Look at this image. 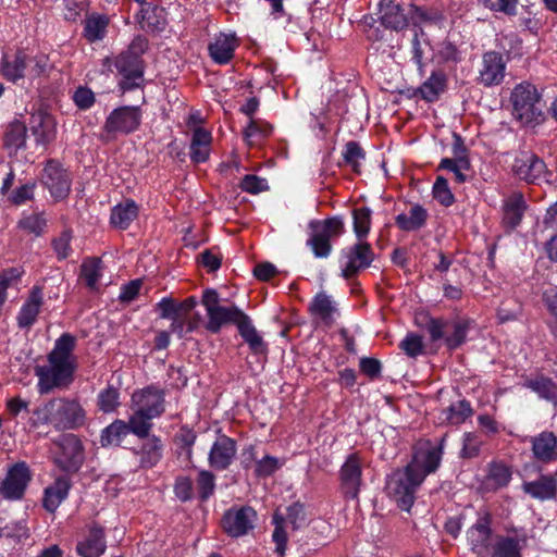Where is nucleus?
<instances>
[{"label":"nucleus","mask_w":557,"mask_h":557,"mask_svg":"<svg viewBox=\"0 0 557 557\" xmlns=\"http://www.w3.org/2000/svg\"><path fill=\"white\" fill-rule=\"evenodd\" d=\"M75 344V336L63 333L49 352L48 363L35 368L39 394H48L55 388L66 387L72 383L76 370V357L73 354Z\"/></svg>","instance_id":"nucleus-1"},{"label":"nucleus","mask_w":557,"mask_h":557,"mask_svg":"<svg viewBox=\"0 0 557 557\" xmlns=\"http://www.w3.org/2000/svg\"><path fill=\"white\" fill-rule=\"evenodd\" d=\"M131 422L134 435L146 437L152 429V420L165 410L164 391L156 386L137 389L131 398Z\"/></svg>","instance_id":"nucleus-2"},{"label":"nucleus","mask_w":557,"mask_h":557,"mask_svg":"<svg viewBox=\"0 0 557 557\" xmlns=\"http://www.w3.org/2000/svg\"><path fill=\"white\" fill-rule=\"evenodd\" d=\"M86 413L81 404L66 398H54L33 412L34 426L52 424L55 429L70 430L84 424Z\"/></svg>","instance_id":"nucleus-3"},{"label":"nucleus","mask_w":557,"mask_h":557,"mask_svg":"<svg viewBox=\"0 0 557 557\" xmlns=\"http://www.w3.org/2000/svg\"><path fill=\"white\" fill-rule=\"evenodd\" d=\"M423 480L412 469L406 466L393 471L386 480V492L397 506L406 511L412 507L416 493Z\"/></svg>","instance_id":"nucleus-4"},{"label":"nucleus","mask_w":557,"mask_h":557,"mask_svg":"<svg viewBox=\"0 0 557 557\" xmlns=\"http://www.w3.org/2000/svg\"><path fill=\"white\" fill-rule=\"evenodd\" d=\"M510 100L513 115L524 125H530L542 115L541 96L534 85L528 82L518 84L511 92Z\"/></svg>","instance_id":"nucleus-5"},{"label":"nucleus","mask_w":557,"mask_h":557,"mask_svg":"<svg viewBox=\"0 0 557 557\" xmlns=\"http://www.w3.org/2000/svg\"><path fill=\"white\" fill-rule=\"evenodd\" d=\"M201 304L206 309L208 322L206 329L211 333H219L220 330L228 324H238L245 312L236 306H221L219 294L214 289L203 292Z\"/></svg>","instance_id":"nucleus-6"},{"label":"nucleus","mask_w":557,"mask_h":557,"mask_svg":"<svg viewBox=\"0 0 557 557\" xmlns=\"http://www.w3.org/2000/svg\"><path fill=\"white\" fill-rule=\"evenodd\" d=\"M147 47L143 38H136L129 48L114 59V66L124 81L121 83L123 89H131L137 85L136 79L141 78L144 65L141 54Z\"/></svg>","instance_id":"nucleus-7"},{"label":"nucleus","mask_w":557,"mask_h":557,"mask_svg":"<svg viewBox=\"0 0 557 557\" xmlns=\"http://www.w3.org/2000/svg\"><path fill=\"white\" fill-rule=\"evenodd\" d=\"M374 251L367 242H358L341 251L339 267L345 278H351L364 269L369 268L374 260Z\"/></svg>","instance_id":"nucleus-8"},{"label":"nucleus","mask_w":557,"mask_h":557,"mask_svg":"<svg viewBox=\"0 0 557 557\" xmlns=\"http://www.w3.org/2000/svg\"><path fill=\"white\" fill-rule=\"evenodd\" d=\"M443 442L444 438H442L440 444H433L431 441L424 440L418 442L414 446L412 459L407 466L418 475H421L423 481L440 467L443 455Z\"/></svg>","instance_id":"nucleus-9"},{"label":"nucleus","mask_w":557,"mask_h":557,"mask_svg":"<svg viewBox=\"0 0 557 557\" xmlns=\"http://www.w3.org/2000/svg\"><path fill=\"white\" fill-rule=\"evenodd\" d=\"M141 123V110L135 106L114 109L107 117L103 129L111 135H125L135 132Z\"/></svg>","instance_id":"nucleus-10"},{"label":"nucleus","mask_w":557,"mask_h":557,"mask_svg":"<svg viewBox=\"0 0 557 557\" xmlns=\"http://www.w3.org/2000/svg\"><path fill=\"white\" fill-rule=\"evenodd\" d=\"M362 459L354 453L348 455L339 469V487L345 499H358L362 484Z\"/></svg>","instance_id":"nucleus-11"},{"label":"nucleus","mask_w":557,"mask_h":557,"mask_svg":"<svg viewBox=\"0 0 557 557\" xmlns=\"http://www.w3.org/2000/svg\"><path fill=\"white\" fill-rule=\"evenodd\" d=\"M41 183L55 200L67 197L71 190V177L55 160H49L42 170Z\"/></svg>","instance_id":"nucleus-12"},{"label":"nucleus","mask_w":557,"mask_h":557,"mask_svg":"<svg viewBox=\"0 0 557 557\" xmlns=\"http://www.w3.org/2000/svg\"><path fill=\"white\" fill-rule=\"evenodd\" d=\"M30 481V472L25 462H17L12 466L0 484V495L10 500L23 497Z\"/></svg>","instance_id":"nucleus-13"},{"label":"nucleus","mask_w":557,"mask_h":557,"mask_svg":"<svg viewBox=\"0 0 557 557\" xmlns=\"http://www.w3.org/2000/svg\"><path fill=\"white\" fill-rule=\"evenodd\" d=\"M83 461L84 451L81 441L73 434L62 436L55 457L57 465L66 472H76Z\"/></svg>","instance_id":"nucleus-14"},{"label":"nucleus","mask_w":557,"mask_h":557,"mask_svg":"<svg viewBox=\"0 0 557 557\" xmlns=\"http://www.w3.org/2000/svg\"><path fill=\"white\" fill-rule=\"evenodd\" d=\"M512 170L515 174L527 183L547 181L546 164L536 154L522 152L516 157Z\"/></svg>","instance_id":"nucleus-15"},{"label":"nucleus","mask_w":557,"mask_h":557,"mask_svg":"<svg viewBox=\"0 0 557 557\" xmlns=\"http://www.w3.org/2000/svg\"><path fill=\"white\" fill-rule=\"evenodd\" d=\"M491 523V513L487 510H480L475 523L467 531L468 543L478 555H486L490 552Z\"/></svg>","instance_id":"nucleus-16"},{"label":"nucleus","mask_w":557,"mask_h":557,"mask_svg":"<svg viewBox=\"0 0 557 557\" xmlns=\"http://www.w3.org/2000/svg\"><path fill=\"white\" fill-rule=\"evenodd\" d=\"M257 518L251 507H239L228 509L222 519L224 531L234 537L245 535L253 528Z\"/></svg>","instance_id":"nucleus-17"},{"label":"nucleus","mask_w":557,"mask_h":557,"mask_svg":"<svg viewBox=\"0 0 557 557\" xmlns=\"http://www.w3.org/2000/svg\"><path fill=\"white\" fill-rule=\"evenodd\" d=\"M239 40L234 33L215 34L208 45V52L215 64H228L235 55Z\"/></svg>","instance_id":"nucleus-18"},{"label":"nucleus","mask_w":557,"mask_h":557,"mask_svg":"<svg viewBox=\"0 0 557 557\" xmlns=\"http://www.w3.org/2000/svg\"><path fill=\"white\" fill-rule=\"evenodd\" d=\"M44 305L42 287L35 285L30 288L26 300L23 302L16 315V323L20 329H29L37 321Z\"/></svg>","instance_id":"nucleus-19"},{"label":"nucleus","mask_w":557,"mask_h":557,"mask_svg":"<svg viewBox=\"0 0 557 557\" xmlns=\"http://www.w3.org/2000/svg\"><path fill=\"white\" fill-rule=\"evenodd\" d=\"M106 548L104 531L97 524L89 525L86 534L76 544V553L81 557H100Z\"/></svg>","instance_id":"nucleus-20"},{"label":"nucleus","mask_w":557,"mask_h":557,"mask_svg":"<svg viewBox=\"0 0 557 557\" xmlns=\"http://www.w3.org/2000/svg\"><path fill=\"white\" fill-rule=\"evenodd\" d=\"M237 451L236 442L225 435L216 438L209 453V463L216 470H225L232 463Z\"/></svg>","instance_id":"nucleus-21"},{"label":"nucleus","mask_w":557,"mask_h":557,"mask_svg":"<svg viewBox=\"0 0 557 557\" xmlns=\"http://www.w3.org/2000/svg\"><path fill=\"white\" fill-rule=\"evenodd\" d=\"M506 63L503 57L490 51L483 54L482 67L480 69V81L484 86L499 85L505 77Z\"/></svg>","instance_id":"nucleus-22"},{"label":"nucleus","mask_w":557,"mask_h":557,"mask_svg":"<svg viewBox=\"0 0 557 557\" xmlns=\"http://www.w3.org/2000/svg\"><path fill=\"white\" fill-rule=\"evenodd\" d=\"M534 459L549 463L557 460V435L550 431H543L530 438Z\"/></svg>","instance_id":"nucleus-23"},{"label":"nucleus","mask_w":557,"mask_h":557,"mask_svg":"<svg viewBox=\"0 0 557 557\" xmlns=\"http://www.w3.org/2000/svg\"><path fill=\"white\" fill-rule=\"evenodd\" d=\"M0 74L13 84L26 78L25 49H18L13 54L4 53L0 62Z\"/></svg>","instance_id":"nucleus-24"},{"label":"nucleus","mask_w":557,"mask_h":557,"mask_svg":"<svg viewBox=\"0 0 557 557\" xmlns=\"http://www.w3.org/2000/svg\"><path fill=\"white\" fill-rule=\"evenodd\" d=\"M71 487L72 482L67 475L57 478L51 485L45 488L42 498L44 508L49 512H54L67 498Z\"/></svg>","instance_id":"nucleus-25"},{"label":"nucleus","mask_w":557,"mask_h":557,"mask_svg":"<svg viewBox=\"0 0 557 557\" xmlns=\"http://www.w3.org/2000/svg\"><path fill=\"white\" fill-rule=\"evenodd\" d=\"M527 542L524 534L497 536L491 549V557H521Z\"/></svg>","instance_id":"nucleus-26"},{"label":"nucleus","mask_w":557,"mask_h":557,"mask_svg":"<svg viewBox=\"0 0 557 557\" xmlns=\"http://www.w3.org/2000/svg\"><path fill=\"white\" fill-rule=\"evenodd\" d=\"M434 48L431 46L425 32L421 28L416 29L411 41L412 60L418 65L422 74L424 66L434 60Z\"/></svg>","instance_id":"nucleus-27"},{"label":"nucleus","mask_w":557,"mask_h":557,"mask_svg":"<svg viewBox=\"0 0 557 557\" xmlns=\"http://www.w3.org/2000/svg\"><path fill=\"white\" fill-rule=\"evenodd\" d=\"M27 78L30 81L48 77L53 70V63L47 53L25 49Z\"/></svg>","instance_id":"nucleus-28"},{"label":"nucleus","mask_w":557,"mask_h":557,"mask_svg":"<svg viewBox=\"0 0 557 557\" xmlns=\"http://www.w3.org/2000/svg\"><path fill=\"white\" fill-rule=\"evenodd\" d=\"M522 490L535 499H553L557 494V478L556 475L542 474L535 481L524 482Z\"/></svg>","instance_id":"nucleus-29"},{"label":"nucleus","mask_w":557,"mask_h":557,"mask_svg":"<svg viewBox=\"0 0 557 557\" xmlns=\"http://www.w3.org/2000/svg\"><path fill=\"white\" fill-rule=\"evenodd\" d=\"M310 312L318 323L330 326L335 321L337 308L329 295L318 293L310 304Z\"/></svg>","instance_id":"nucleus-30"},{"label":"nucleus","mask_w":557,"mask_h":557,"mask_svg":"<svg viewBox=\"0 0 557 557\" xmlns=\"http://www.w3.org/2000/svg\"><path fill=\"white\" fill-rule=\"evenodd\" d=\"M527 209L523 195L521 193H512L509 195L503 203V222L509 228L517 227L523 216Z\"/></svg>","instance_id":"nucleus-31"},{"label":"nucleus","mask_w":557,"mask_h":557,"mask_svg":"<svg viewBox=\"0 0 557 557\" xmlns=\"http://www.w3.org/2000/svg\"><path fill=\"white\" fill-rule=\"evenodd\" d=\"M380 21L386 27L400 30L407 26V17L399 4L382 0L380 2Z\"/></svg>","instance_id":"nucleus-32"},{"label":"nucleus","mask_w":557,"mask_h":557,"mask_svg":"<svg viewBox=\"0 0 557 557\" xmlns=\"http://www.w3.org/2000/svg\"><path fill=\"white\" fill-rule=\"evenodd\" d=\"M212 136L211 133L203 127H196L193 133L189 156L196 163L208 160L211 150Z\"/></svg>","instance_id":"nucleus-33"},{"label":"nucleus","mask_w":557,"mask_h":557,"mask_svg":"<svg viewBox=\"0 0 557 557\" xmlns=\"http://www.w3.org/2000/svg\"><path fill=\"white\" fill-rule=\"evenodd\" d=\"M438 169L451 172L458 183L466 182V172L470 169V162L460 145H455L454 158L442 159Z\"/></svg>","instance_id":"nucleus-34"},{"label":"nucleus","mask_w":557,"mask_h":557,"mask_svg":"<svg viewBox=\"0 0 557 557\" xmlns=\"http://www.w3.org/2000/svg\"><path fill=\"white\" fill-rule=\"evenodd\" d=\"M129 433L134 434V428L131 422V418L128 419V422L116 419L102 430L100 436L101 445L117 446Z\"/></svg>","instance_id":"nucleus-35"},{"label":"nucleus","mask_w":557,"mask_h":557,"mask_svg":"<svg viewBox=\"0 0 557 557\" xmlns=\"http://www.w3.org/2000/svg\"><path fill=\"white\" fill-rule=\"evenodd\" d=\"M426 218V210L420 205H414L408 212L399 213L396 216L395 222L400 230L405 232H413L424 226Z\"/></svg>","instance_id":"nucleus-36"},{"label":"nucleus","mask_w":557,"mask_h":557,"mask_svg":"<svg viewBox=\"0 0 557 557\" xmlns=\"http://www.w3.org/2000/svg\"><path fill=\"white\" fill-rule=\"evenodd\" d=\"M32 129L38 144L47 145L55 138V122L48 114L33 115Z\"/></svg>","instance_id":"nucleus-37"},{"label":"nucleus","mask_w":557,"mask_h":557,"mask_svg":"<svg viewBox=\"0 0 557 557\" xmlns=\"http://www.w3.org/2000/svg\"><path fill=\"white\" fill-rule=\"evenodd\" d=\"M243 339L248 344L255 354H263L267 351V344L253 326L250 318L245 313L236 325Z\"/></svg>","instance_id":"nucleus-38"},{"label":"nucleus","mask_w":557,"mask_h":557,"mask_svg":"<svg viewBox=\"0 0 557 557\" xmlns=\"http://www.w3.org/2000/svg\"><path fill=\"white\" fill-rule=\"evenodd\" d=\"M446 82V75L443 72H432L430 77L419 88L421 98L428 102L436 101L445 91Z\"/></svg>","instance_id":"nucleus-39"},{"label":"nucleus","mask_w":557,"mask_h":557,"mask_svg":"<svg viewBox=\"0 0 557 557\" xmlns=\"http://www.w3.org/2000/svg\"><path fill=\"white\" fill-rule=\"evenodd\" d=\"M109 18L104 14L92 13L85 20L84 37L89 42L102 40L107 34Z\"/></svg>","instance_id":"nucleus-40"},{"label":"nucleus","mask_w":557,"mask_h":557,"mask_svg":"<svg viewBox=\"0 0 557 557\" xmlns=\"http://www.w3.org/2000/svg\"><path fill=\"white\" fill-rule=\"evenodd\" d=\"M146 441L140 448V462L145 468H152L162 457V444L156 435L145 437Z\"/></svg>","instance_id":"nucleus-41"},{"label":"nucleus","mask_w":557,"mask_h":557,"mask_svg":"<svg viewBox=\"0 0 557 557\" xmlns=\"http://www.w3.org/2000/svg\"><path fill=\"white\" fill-rule=\"evenodd\" d=\"M29 539V529L24 521L7 523L0 528V540L5 544L15 546Z\"/></svg>","instance_id":"nucleus-42"},{"label":"nucleus","mask_w":557,"mask_h":557,"mask_svg":"<svg viewBox=\"0 0 557 557\" xmlns=\"http://www.w3.org/2000/svg\"><path fill=\"white\" fill-rule=\"evenodd\" d=\"M472 413L473 410L469 401L465 399L458 400L442 411L441 420L453 425H458L463 423Z\"/></svg>","instance_id":"nucleus-43"},{"label":"nucleus","mask_w":557,"mask_h":557,"mask_svg":"<svg viewBox=\"0 0 557 557\" xmlns=\"http://www.w3.org/2000/svg\"><path fill=\"white\" fill-rule=\"evenodd\" d=\"M138 214V207L134 201L116 205L111 212V223L121 230L129 226Z\"/></svg>","instance_id":"nucleus-44"},{"label":"nucleus","mask_w":557,"mask_h":557,"mask_svg":"<svg viewBox=\"0 0 557 557\" xmlns=\"http://www.w3.org/2000/svg\"><path fill=\"white\" fill-rule=\"evenodd\" d=\"M525 386L541 398L557 406V384L552 379L540 376L528 381Z\"/></svg>","instance_id":"nucleus-45"},{"label":"nucleus","mask_w":557,"mask_h":557,"mask_svg":"<svg viewBox=\"0 0 557 557\" xmlns=\"http://www.w3.org/2000/svg\"><path fill=\"white\" fill-rule=\"evenodd\" d=\"M310 230L322 234L330 242L334 237H338L344 233V222L342 218L333 216L323 221H311Z\"/></svg>","instance_id":"nucleus-46"},{"label":"nucleus","mask_w":557,"mask_h":557,"mask_svg":"<svg viewBox=\"0 0 557 557\" xmlns=\"http://www.w3.org/2000/svg\"><path fill=\"white\" fill-rule=\"evenodd\" d=\"M102 276V262L99 258H87L81 265V277L87 287L96 289L97 284Z\"/></svg>","instance_id":"nucleus-47"},{"label":"nucleus","mask_w":557,"mask_h":557,"mask_svg":"<svg viewBox=\"0 0 557 557\" xmlns=\"http://www.w3.org/2000/svg\"><path fill=\"white\" fill-rule=\"evenodd\" d=\"M17 227L27 234H32L35 237H40L46 232L47 220L44 213L24 214L18 220Z\"/></svg>","instance_id":"nucleus-48"},{"label":"nucleus","mask_w":557,"mask_h":557,"mask_svg":"<svg viewBox=\"0 0 557 557\" xmlns=\"http://www.w3.org/2000/svg\"><path fill=\"white\" fill-rule=\"evenodd\" d=\"M26 135V126L21 122H14L10 124L5 133L4 144L8 148H11L14 151H16L25 146Z\"/></svg>","instance_id":"nucleus-49"},{"label":"nucleus","mask_w":557,"mask_h":557,"mask_svg":"<svg viewBox=\"0 0 557 557\" xmlns=\"http://www.w3.org/2000/svg\"><path fill=\"white\" fill-rule=\"evenodd\" d=\"M354 232L359 242L363 239L370 232L371 227V210L369 208H358L352 211Z\"/></svg>","instance_id":"nucleus-50"},{"label":"nucleus","mask_w":557,"mask_h":557,"mask_svg":"<svg viewBox=\"0 0 557 557\" xmlns=\"http://www.w3.org/2000/svg\"><path fill=\"white\" fill-rule=\"evenodd\" d=\"M271 132L272 126L269 123L251 119L244 131V136L248 145H255L259 139L269 136Z\"/></svg>","instance_id":"nucleus-51"},{"label":"nucleus","mask_w":557,"mask_h":557,"mask_svg":"<svg viewBox=\"0 0 557 557\" xmlns=\"http://www.w3.org/2000/svg\"><path fill=\"white\" fill-rule=\"evenodd\" d=\"M511 479L509 469L499 463H493L490 467L488 474L486 476V485L493 490H497L506 486Z\"/></svg>","instance_id":"nucleus-52"},{"label":"nucleus","mask_w":557,"mask_h":557,"mask_svg":"<svg viewBox=\"0 0 557 557\" xmlns=\"http://www.w3.org/2000/svg\"><path fill=\"white\" fill-rule=\"evenodd\" d=\"M434 60L437 63H457L461 60V52L449 40H444L440 42L434 52Z\"/></svg>","instance_id":"nucleus-53"},{"label":"nucleus","mask_w":557,"mask_h":557,"mask_svg":"<svg viewBox=\"0 0 557 557\" xmlns=\"http://www.w3.org/2000/svg\"><path fill=\"white\" fill-rule=\"evenodd\" d=\"M283 462L276 457L265 455L261 459L256 460L253 465V472L257 478H268L275 473Z\"/></svg>","instance_id":"nucleus-54"},{"label":"nucleus","mask_w":557,"mask_h":557,"mask_svg":"<svg viewBox=\"0 0 557 557\" xmlns=\"http://www.w3.org/2000/svg\"><path fill=\"white\" fill-rule=\"evenodd\" d=\"M364 151L360 145L356 141H349L346 144L343 158L345 164L349 165L355 172H359V168L364 160Z\"/></svg>","instance_id":"nucleus-55"},{"label":"nucleus","mask_w":557,"mask_h":557,"mask_svg":"<svg viewBox=\"0 0 557 557\" xmlns=\"http://www.w3.org/2000/svg\"><path fill=\"white\" fill-rule=\"evenodd\" d=\"M120 405V393L117 388L108 386L98 395L99 409L106 413L114 411Z\"/></svg>","instance_id":"nucleus-56"},{"label":"nucleus","mask_w":557,"mask_h":557,"mask_svg":"<svg viewBox=\"0 0 557 557\" xmlns=\"http://www.w3.org/2000/svg\"><path fill=\"white\" fill-rule=\"evenodd\" d=\"M307 245L312 249L315 258H327L332 251L331 242L313 231L310 233Z\"/></svg>","instance_id":"nucleus-57"},{"label":"nucleus","mask_w":557,"mask_h":557,"mask_svg":"<svg viewBox=\"0 0 557 557\" xmlns=\"http://www.w3.org/2000/svg\"><path fill=\"white\" fill-rule=\"evenodd\" d=\"M433 197L443 206L448 207L454 203L455 197L448 186V182L443 176H437L433 185Z\"/></svg>","instance_id":"nucleus-58"},{"label":"nucleus","mask_w":557,"mask_h":557,"mask_svg":"<svg viewBox=\"0 0 557 557\" xmlns=\"http://www.w3.org/2000/svg\"><path fill=\"white\" fill-rule=\"evenodd\" d=\"M283 520L284 519L282 518V516H280L277 512L274 513L273 522L275 524V529L273 531L272 539H273L274 543L276 544L275 552L281 557H283L285 554L286 542H287V534L284 529L286 524L284 523Z\"/></svg>","instance_id":"nucleus-59"},{"label":"nucleus","mask_w":557,"mask_h":557,"mask_svg":"<svg viewBox=\"0 0 557 557\" xmlns=\"http://www.w3.org/2000/svg\"><path fill=\"white\" fill-rule=\"evenodd\" d=\"M72 232L65 230L59 236L52 239L51 245L59 260H64L72 253Z\"/></svg>","instance_id":"nucleus-60"},{"label":"nucleus","mask_w":557,"mask_h":557,"mask_svg":"<svg viewBox=\"0 0 557 557\" xmlns=\"http://www.w3.org/2000/svg\"><path fill=\"white\" fill-rule=\"evenodd\" d=\"M197 487L202 499H208L215 490V476L208 470H201L197 478Z\"/></svg>","instance_id":"nucleus-61"},{"label":"nucleus","mask_w":557,"mask_h":557,"mask_svg":"<svg viewBox=\"0 0 557 557\" xmlns=\"http://www.w3.org/2000/svg\"><path fill=\"white\" fill-rule=\"evenodd\" d=\"M484 7L492 11L500 12L506 15H516L519 0H478Z\"/></svg>","instance_id":"nucleus-62"},{"label":"nucleus","mask_w":557,"mask_h":557,"mask_svg":"<svg viewBox=\"0 0 557 557\" xmlns=\"http://www.w3.org/2000/svg\"><path fill=\"white\" fill-rule=\"evenodd\" d=\"M400 348L411 358H416L423 351L422 338L416 334H408L401 342Z\"/></svg>","instance_id":"nucleus-63"},{"label":"nucleus","mask_w":557,"mask_h":557,"mask_svg":"<svg viewBox=\"0 0 557 557\" xmlns=\"http://www.w3.org/2000/svg\"><path fill=\"white\" fill-rule=\"evenodd\" d=\"M285 524H290L293 529L300 528L306 521L304 506L300 504H293L287 508L285 517H282Z\"/></svg>","instance_id":"nucleus-64"}]
</instances>
